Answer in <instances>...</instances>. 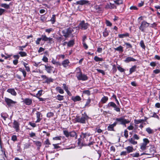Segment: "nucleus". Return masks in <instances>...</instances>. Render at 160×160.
Wrapping results in <instances>:
<instances>
[{"instance_id": "nucleus-36", "label": "nucleus", "mask_w": 160, "mask_h": 160, "mask_svg": "<svg viewBox=\"0 0 160 160\" xmlns=\"http://www.w3.org/2000/svg\"><path fill=\"white\" fill-rule=\"evenodd\" d=\"M146 131L149 134H152L154 133V131L150 127H148L146 129Z\"/></svg>"}, {"instance_id": "nucleus-45", "label": "nucleus", "mask_w": 160, "mask_h": 160, "mask_svg": "<svg viewBox=\"0 0 160 160\" xmlns=\"http://www.w3.org/2000/svg\"><path fill=\"white\" fill-rule=\"evenodd\" d=\"M63 134L67 138H68L69 136L70 132H69L67 130L63 131Z\"/></svg>"}, {"instance_id": "nucleus-7", "label": "nucleus", "mask_w": 160, "mask_h": 160, "mask_svg": "<svg viewBox=\"0 0 160 160\" xmlns=\"http://www.w3.org/2000/svg\"><path fill=\"white\" fill-rule=\"evenodd\" d=\"M149 25L150 24L149 23L144 20L141 22V25L139 27V28L142 32H144L145 29L148 27Z\"/></svg>"}, {"instance_id": "nucleus-37", "label": "nucleus", "mask_w": 160, "mask_h": 160, "mask_svg": "<svg viewBox=\"0 0 160 160\" xmlns=\"http://www.w3.org/2000/svg\"><path fill=\"white\" fill-rule=\"evenodd\" d=\"M56 98L57 99L61 101L64 99V96L58 94Z\"/></svg>"}, {"instance_id": "nucleus-53", "label": "nucleus", "mask_w": 160, "mask_h": 160, "mask_svg": "<svg viewBox=\"0 0 160 160\" xmlns=\"http://www.w3.org/2000/svg\"><path fill=\"white\" fill-rule=\"evenodd\" d=\"M83 93L89 96L90 95V92L89 90H86L83 91Z\"/></svg>"}, {"instance_id": "nucleus-46", "label": "nucleus", "mask_w": 160, "mask_h": 160, "mask_svg": "<svg viewBox=\"0 0 160 160\" xmlns=\"http://www.w3.org/2000/svg\"><path fill=\"white\" fill-rule=\"evenodd\" d=\"M114 2L118 5L122 4L123 3L122 0H116L114 1Z\"/></svg>"}, {"instance_id": "nucleus-11", "label": "nucleus", "mask_w": 160, "mask_h": 160, "mask_svg": "<svg viewBox=\"0 0 160 160\" xmlns=\"http://www.w3.org/2000/svg\"><path fill=\"white\" fill-rule=\"evenodd\" d=\"M13 127L15 129L17 132H18L19 131V123L16 120H14L13 122Z\"/></svg>"}, {"instance_id": "nucleus-24", "label": "nucleus", "mask_w": 160, "mask_h": 160, "mask_svg": "<svg viewBox=\"0 0 160 160\" xmlns=\"http://www.w3.org/2000/svg\"><path fill=\"white\" fill-rule=\"evenodd\" d=\"M72 100L74 102L80 101L81 100V97L79 96H77L75 97H72Z\"/></svg>"}, {"instance_id": "nucleus-28", "label": "nucleus", "mask_w": 160, "mask_h": 160, "mask_svg": "<svg viewBox=\"0 0 160 160\" xmlns=\"http://www.w3.org/2000/svg\"><path fill=\"white\" fill-rule=\"evenodd\" d=\"M56 90L61 94H63L64 92L63 90L60 87H57L56 88Z\"/></svg>"}, {"instance_id": "nucleus-14", "label": "nucleus", "mask_w": 160, "mask_h": 160, "mask_svg": "<svg viewBox=\"0 0 160 160\" xmlns=\"http://www.w3.org/2000/svg\"><path fill=\"white\" fill-rule=\"evenodd\" d=\"M37 120L35 121L36 123L39 122L42 119V115L39 112H37L36 113Z\"/></svg>"}, {"instance_id": "nucleus-61", "label": "nucleus", "mask_w": 160, "mask_h": 160, "mask_svg": "<svg viewBox=\"0 0 160 160\" xmlns=\"http://www.w3.org/2000/svg\"><path fill=\"white\" fill-rule=\"evenodd\" d=\"M11 140L14 142L17 141V137L15 135H13L12 136Z\"/></svg>"}, {"instance_id": "nucleus-55", "label": "nucleus", "mask_w": 160, "mask_h": 160, "mask_svg": "<svg viewBox=\"0 0 160 160\" xmlns=\"http://www.w3.org/2000/svg\"><path fill=\"white\" fill-rule=\"evenodd\" d=\"M112 98L115 99V100L116 102V103L118 106L120 105L118 101V100L116 96L115 95H113L112 96Z\"/></svg>"}, {"instance_id": "nucleus-63", "label": "nucleus", "mask_w": 160, "mask_h": 160, "mask_svg": "<svg viewBox=\"0 0 160 160\" xmlns=\"http://www.w3.org/2000/svg\"><path fill=\"white\" fill-rule=\"evenodd\" d=\"M106 24L107 26L111 27L112 25V23L108 20H106Z\"/></svg>"}, {"instance_id": "nucleus-18", "label": "nucleus", "mask_w": 160, "mask_h": 160, "mask_svg": "<svg viewBox=\"0 0 160 160\" xmlns=\"http://www.w3.org/2000/svg\"><path fill=\"white\" fill-rule=\"evenodd\" d=\"M7 92L14 96H16L17 94L13 88H8L7 90Z\"/></svg>"}, {"instance_id": "nucleus-48", "label": "nucleus", "mask_w": 160, "mask_h": 160, "mask_svg": "<svg viewBox=\"0 0 160 160\" xmlns=\"http://www.w3.org/2000/svg\"><path fill=\"white\" fill-rule=\"evenodd\" d=\"M19 54L20 55V56L22 57H25L27 56V54L26 53L24 52H19Z\"/></svg>"}, {"instance_id": "nucleus-40", "label": "nucleus", "mask_w": 160, "mask_h": 160, "mask_svg": "<svg viewBox=\"0 0 160 160\" xmlns=\"http://www.w3.org/2000/svg\"><path fill=\"white\" fill-rule=\"evenodd\" d=\"M134 122L136 124H138L140 123H143V119H140L138 120L135 119Z\"/></svg>"}, {"instance_id": "nucleus-58", "label": "nucleus", "mask_w": 160, "mask_h": 160, "mask_svg": "<svg viewBox=\"0 0 160 160\" xmlns=\"http://www.w3.org/2000/svg\"><path fill=\"white\" fill-rule=\"evenodd\" d=\"M131 155L133 157H138L139 156V153L138 152L132 154H131Z\"/></svg>"}, {"instance_id": "nucleus-12", "label": "nucleus", "mask_w": 160, "mask_h": 160, "mask_svg": "<svg viewBox=\"0 0 160 160\" xmlns=\"http://www.w3.org/2000/svg\"><path fill=\"white\" fill-rule=\"evenodd\" d=\"M41 77L43 79H46L45 82L47 83H49L50 82H53V79L51 78H48L45 75H42Z\"/></svg>"}, {"instance_id": "nucleus-64", "label": "nucleus", "mask_w": 160, "mask_h": 160, "mask_svg": "<svg viewBox=\"0 0 160 160\" xmlns=\"http://www.w3.org/2000/svg\"><path fill=\"white\" fill-rule=\"evenodd\" d=\"M96 70L98 72L102 73L103 75L105 74V72L103 70L96 69Z\"/></svg>"}, {"instance_id": "nucleus-19", "label": "nucleus", "mask_w": 160, "mask_h": 160, "mask_svg": "<svg viewBox=\"0 0 160 160\" xmlns=\"http://www.w3.org/2000/svg\"><path fill=\"white\" fill-rule=\"evenodd\" d=\"M116 126V125L114 122L112 124H110L108 127V130L110 131H115L114 127Z\"/></svg>"}, {"instance_id": "nucleus-5", "label": "nucleus", "mask_w": 160, "mask_h": 160, "mask_svg": "<svg viewBox=\"0 0 160 160\" xmlns=\"http://www.w3.org/2000/svg\"><path fill=\"white\" fill-rule=\"evenodd\" d=\"M73 30L72 28H65L62 31V33L63 36L65 38H68L69 37L72 32Z\"/></svg>"}, {"instance_id": "nucleus-26", "label": "nucleus", "mask_w": 160, "mask_h": 160, "mask_svg": "<svg viewBox=\"0 0 160 160\" xmlns=\"http://www.w3.org/2000/svg\"><path fill=\"white\" fill-rule=\"evenodd\" d=\"M108 98L107 97L104 96L102 98L101 101L103 103H105L108 101Z\"/></svg>"}, {"instance_id": "nucleus-56", "label": "nucleus", "mask_w": 160, "mask_h": 160, "mask_svg": "<svg viewBox=\"0 0 160 160\" xmlns=\"http://www.w3.org/2000/svg\"><path fill=\"white\" fill-rule=\"evenodd\" d=\"M146 145L145 144L142 143L141 145L140 148L142 150H145L146 148Z\"/></svg>"}, {"instance_id": "nucleus-25", "label": "nucleus", "mask_w": 160, "mask_h": 160, "mask_svg": "<svg viewBox=\"0 0 160 160\" xmlns=\"http://www.w3.org/2000/svg\"><path fill=\"white\" fill-rule=\"evenodd\" d=\"M125 149L127 150L128 153L132 152L133 150L132 147L129 146L125 148Z\"/></svg>"}, {"instance_id": "nucleus-42", "label": "nucleus", "mask_w": 160, "mask_h": 160, "mask_svg": "<svg viewBox=\"0 0 160 160\" xmlns=\"http://www.w3.org/2000/svg\"><path fill=\"white\" fill-rule=\"evenodd\" d=\"M56 15H53L51 18L50 19V21L52 22V23L53 24L55 22Z\"/></svg>"}, {"instance_id": "nucleus-34", "label": "nucleus", "mask_w": 160, "mask_h": 160, "mask_svg": "<svg viewBox=\"0 0 160 160\" xmlns=\"http://www.w3.org/2000/svg\"><path fill=\"white\" fill-rule=\"evenodd\" d=\"M128 141L131 144L133 145H135L137 144V141H135L132 138H129L128 139Z\"/></svg>"}, {"instance_id": "nucleus-22", "label": "nucleus", "mask_w": 160, "mask_h": 160, "mask_svg": "<svg viewBox=\"0 0 160 160\" xmlns=\"http://www.w3.org/2000/svg\"><path fill=\"white\" fill-rule=\"evenodd\" d=\"M129 34L127 32L122 34H119L118 35V37L120 38H123L126 37H129Z\"/></svg>"}, {"instance_id": "nucleus-38", "label": "nucleus", "mask_w": 160, "mask_h": 160, "mask_svg": "<svg viewBox=\"0 0 160 160\" xmlns=\"http://www.w3.org/2000/svg\"><path fill=\"white\" fill-rule=\"evenodd\" d=\"M19 70L22 72L24 77L25 78L26 77L27 73L26 71L24 70V69L20 68L19 69Z\"/></svg>"}, {"instance_id": "nucleus-52", "label": "nucleus", "mask_w": 160, "mask_h": 160, "mask_svg": "<svg viewBox=\"0 0 160 160\" xmlns=\"http://www.w3.org/2000/svg\"><path fill=\"white\" fill-rule=\"evenodd\" d=\"M117 68L118 70L121 72H123L125 71V70L124 69L120 67L119 65L117 67Z\"/></svg>"}, {"instance_id": "nucleus-3", "label": "nucleus", "mask_w": 160, "mask_h": 160, "mask_svg": "<svg viewBox=\"0 0 160 160\" xmlns=\"http://www.w3.org/2000/svg\"><path fill=\"white\" fill-rule=\"evenodd\" d=\"M130 122V121L125 119L124 117H122L115 119V121L114 123L116 126L117 124L125 125L126 124L129 123Z\"/></svg>"}, {"instance_id": "nucleus-50", "label": "nucleus", "mask_w": 160, "mask_h": 160, "mask_svg": "<svg viewBox=\"0 0 160 160\" xmlns=\"http://www.w3.org/2000/svg\"><path fill=\"white\" fill-rule=\"evenodd\" d=\"M54 115V114L53 112H48L47 115V116L48 118H50L52 117Z\"/></svg>"}, {"instance_id": "nucleus-39", "label": "nucleus", "mask_w": 160, "mask_h": 160, "mask_svg": "<svg viewBox=\"0 0 160 160\" xmlns=\"http://www.w3.org/2000/svg\"><path fill=\"white\" fill-rule=\"evenodd\" d=\"M94 59L96 62L98 61H103V59L102 58H99L97 56H95L94 58Z\"/></svg>"}, {"instance_id": "nucleus-60", "label": "nucleus", "mask_w": 160, "mask_h": 160, "mask_svg": "<svg viewBox=\"0 0 160 160\" xmlns=\"http://www.w3.org/2000/svg\"><path fill=\"white\" fill-rule=\"evenodd\" d=\"M125 44L127 46V48H132V45L129 43L128 42H125Z\"/></svg>"}, {"instance_id": "nucleus-29", "label": "nucleus", "mask_w": 160, "mask_h": 160, "mask_svg": "<svg viewBox=\"0 0 160 160\" xmlns=\"http://www.w3.org/2000/svg\"><path fill=\"white\" fill-rule=\"evenodd\" d=\"M1 117L4 119V120H6V118L8 117V115L6 113L2 112L1 113Z\"/></svg>"}, {"instance_id": "nucleus-4", "label": "nucleus", "mask_w": 160, "mask_h": 160, "mask_svg": "<svg viewBox=\"0 0 160 160\" xmlns=\"http://www.w3.org/2000/svg\"><path fill=\"white\" fill-rule=\"evenodd\" d=\"M76 73V76L78 80L86 81L88 79V78L86 75L82 74L81 69L79 68Z\"/></svg>"}, {"instance_id": "nucleus-54", "label": "nucleus", "mask_w": 160, "mask_h": 160, "mask_svg": "<svg viewBox=\"0 0 160 160\" xmlns=\"http://www.w3.org/2000/svg\"><path fill=\"white\" fill-rule=\"evenodd\" d=\"M59 144H53L52 145L54 146V149H59L60 148V147L59 146Z\"/></svg>"}, {"instance_id": "nucleus-16", "label": "nucleus", "mask_w": 160, "mask_h": 160, "mask_svg": "<svg viewBox=\"0 0 160 160\" xmlns=\"http://www.w3.org/2000/svg\"><path fill=\"white\" fill-rule=\"evenodd\" d=\"M89 1L87 0H81L80 1H77L76 2V4L77 5H83L84 4H89ZM90 4V3H89Z\"/></svg>"}, {"instance_id": "nucleus-31", "label": "nucleus", "mask_w": 160, "mask_h": 160, "mask_svg": "<svg viewBox=\"0 0 160 160\" xmlns=\"http://www.w3.org/2000/svg\"><path fill=\"white\" fill-rule=\"evenodd\" d=\"M114 49L116 51H119L121 52H122L123 51V47L121 46H119V47H118L116 48H115Z\"/></svg>"}, {"instance_id": "nucleus-2", "label": "nucleus", "mask_w": 160, "mask_h": 160, "mask_svg": "<svg viewBox=\"0 0 160 160\" xmlns=\"http://www.w3.org/2000/svg\"><path fill=\"white\" fill-rule=\"evenodd\" d=\"M88 116L87 115L86 112L82 113L81 116H77L75 118V120L76 122L82 124L86 123V121L89 119Z\"/></svg>"}, {"instance_id": "nucleus-47", "label": "nucleus", "mask_w": 160, "mask_h": 160, "mask_svg": "<svg viewBox=\"0 0 160 160\" xmlns=\"http://www.w3.org/2000/svg\"><path fill=\"white\" fill-rule=\"evenodd\" d=\"M140 46L144 49H145L146 46L144 45V42L143 40L141 41L140 43Z\"/></svg>"}, {"instance_id": "nucleus-27", "label": "nucleus", "mask_w": 160, "mask_h": 160, "mask_svg": "<svg viewBox=\"0 0 160 160\" xmlns=\"http://www.w3.org/2000/svg\"><path fill=\"white\" fill-rule=\"evenodd\" d=\"M136 68L137 66L136 65H134L129 70L130 74H131L133 72H135L136 71Z\"/></svg>"}, {"instance_id": "nucleus-9", "label": "nucleus", "mask_w": 160, "mask_h": 160, "mask_svg": "<svg viewBox=\"0 0 160 160\" xmlns=\"http://www.w3.org/2000/svg\"><path fill=\"white\" fill-rule=\"evenodd\" d=\"M156 152L155 148L154 147H151L149 149V152L147 153H143L142 155L145 154L151 155V157H149L148 158H151L154 157V154Z\"/></svg>"}, {"instance_id": "nucleus-23", "label": "nucleus", "mask_w": 160, "mask_h": 160, "mask_svg": "<svg viewBox=\"0 0 160 160\" xmlns=\"http://www.w3.org/2000/svg\"><path fill=\"white\" fill-rule=\"evenodd\" d=\"M69 136L72 137H75L76 139L77 138V135L76 132L72 131L70 132Z\"/></svg>"}, {"instance_id": "nucleus-35", "label": "nucleus", "mask_w": 160, "mask_h": 160, "mask_svg": "<svg viewBox=\"0 0 160 160\" xmlns=\"http://www.w3.org/2000/svg\"><path fill=\"white\" fill-rule=\"evenodd\" d=\"M44 35H42L40 38H37V40L36 41V43L38 45L40 44V42L42 40L43 37L44 36Z\"/></svg>"}, {"instance_id": "nucleus-13", "label": "nucleus", "mask_w": 160, "mask_h": 160, "mask_svg": "<svg viewBox=\"0 0 160 160\" xmlns=\"http://www.w3.org/2000/svg\"><path fill=\"white\" fill-rule=\"evenodd\" d=\"M42 41L45 42H47L48 41V43L51 44L54 42L53 40V39L52 38H48L45 35H44V36L43 37Z\"/></svg>"}, {"instance_id": "nucleus-6", "label": "nucleus", "mask_w": 160, "mask_h": 160, "mask_svg": "<svg viewBox=\"0 0 160 160\" xmlns=\"http://www.w3.org/2000/svg\"><path fill=\"white\" fill-rule=\"evenodd\" d=\"M106 108L108 109H111V108H114V110L117 112H120V108L118 107V106L114 102H109L106 106Z\"/></svg>"}, {"instance_id": "nucleus-43", "label": "nucleus", "mask_w": 160, "mask_h": 160, "mask_svg": "<svg viewBox=\"0 0 160 160\" xmlns=\"http://www.w3.org/2000/svg\"><path fill=\"white\" fill-rule=\"evenodd\" d=\"M109 35V32L108 31L107 29H104V31L103 32V36L104 37H106Z\"/></svg>"}, {"instance_id": "nucleus-20", "label": "nucleus", "mask_w": 160, "mask_h": 160, "mask_svg": "<svg viewBox=\"0 0 160 160\" xmlns=\"http://www.w3.org/2000/svg\"><path fill=\"white\" fill-rule=\"evenodd\" d=\"M69 63L70 62L69 60L67 59L64 60L62 62L61 65H62L64 67L66 68L68 66Z\"/></svg>"}, {"instance_id": "nucleus-62", "label": "nucleus", "mask_w": 160, "mask_h": 160, "mask_svg": "<svg viewBox=\"0 0 160 160\" xmlns=\"http://www.w3.org/2000/svg\"><path fill=\"white\" fill-rule=\"evenodd\" d=\"M112 71L113 72H116L117 71V68H116V66L115 64H114L112 65Z\"/></svg>"}, {"instance_id": "nucleus-21", "label": "nucleus", "mask_w": 160, "mask_h": 160, "mask_svg": "<svg viewBox=\"0 0 160 160\" xmlns=\"http://www.w3.org/2000/svg\"><path fill=\"white\" fill-rule=\"evenodd\" d=\"M136 61V59L131 57H128L126 58L124 60V61L126 63L128 62L131 61L135 62Z\"/></svg>"}, {"instance_id": "nucleus-51", "label": "nucleus", "mask_w": 160, "mask_h": 160, "mask_svg": "<svg viewBox=\"0 0 160 160\" xmlns=\"http://www.w3.org/2000/svg\"><path fill=\"white\" fill-rule=\"evenodd\" d=\"M31 144L29 143H26L24 144V149H27L29 148Z\"/></svg>"}, {"instance_id": "nucleus-44", "label": "nucleus", "mask_w": 160, "mask_h": 160, "mask_svg": "<svg viewBox=\"0 0 160 160\" xmlns=\"http://www.w3.org/2000/svg\"><path fill=\"white\" fill-rule=\"evenodd\" d=\"M52 63L54 64H56L57 66H61V64L59 62H56L54 60H53L52 61Z\"/></svg>"}, {"instance_id": "nucleus-41", "label": "nucleus", "mask_w": 160, "mask_h": 160, "mask_svg": "<svg viewBox=\"0 0 160 160\" xmlns=\"http://www.w3.org/2000/svg\"><path fill=\"white\" fill-rule=\"evenodd\" d=\"M91 100L89 98L87 99L86 103L85 105L84 108L89 107L90 106V104L91 102Z\"/></svg>"}, {"instance_id": "nucleus-15", "label": "nucleus", "mask_w": 160, "mask_h": 160, "mask_svg": "<svg viewBox=\"0 0 160 160\" xmlns=\"http://www.w3.org/2000/svg\"><path fill=\"white\" fill-rule=\"evenodd\" d=\"M22 99L23 100L22 102L27 105H30L32 103V99L26 98L24 99L22 98Z\"/></svg>"}, {"instance_id": "nucleus-1", "label": "nucleus", "mask_w": 160, "mask_h": 160, "mask_svg": "<svg viewBox=\"0 0 160 160\" xmlns=\"http://www.w3.org/2000/svg\"><path fill=\"white\" fill-rule=\"evenodd\" d=\"M90 134L89 133H81L80 135L81 138H78V145L82 146H89L93 145L95 142L93 141H90L89 136Z\"/></svg>"}, {"instance_id": "nucleus-17", "label": "nucleus", "mask_w": 160, "mask_h": 160, "mask_svg": "<svg viewBox=\"0 0 160 160\" xmlns=\"http://www.w3.org/2000/svg\"><path fill=\"white\" fill-rule=\"evenodd\" d=\"M44 66L45 67V70L48 73H51L52 72V68L53 67L51 66H48L46 65H45Z\"/></svg>"}, {"instance_id": "nucleus-8", "label": "nucleus", "mask_w": 160, "mask_h": 160, "mask_svg": "<svg viewBox=\"0 0 160 160\" xmlns=\"http://www.w3.org/2000/svg\"><path fill=\"white\" fill-rule=\"evenodd\" d=\"M4 99L8 107L13 106L16 103V102L8 98L5 97Z\"/></svg>"}, {"instance_id": "nucleus-57", "label": "nucleus", "mask_w": 160, "mask_h": 160, "mask_svg": "<svg viewBox=\"0 0 160 160\" xmlns=\"http://www.w3.org/2000/svg\"><path fill=\"white\" fill-rule=\"evenodd\" d=\"M124 135L126 138H127L128 137V132L127 130H124Z\"/></svg>"}, {"instance_id": "nucleus-10", "label": "nucleus", "mask_w": 160, "mask_h": 160, "mask_svg": "<svg viewBox=\"0 0 160 160\" xmlns=\"http://www.w3.org/2000/svg\"><path fill=\"white\" fill-rule=\"evenodd\" d=\"M89 25L88 23H85L84 21H82L79 24V27L81 29L85 30L87 29Z\"/></svg>"}, {"instance_id": "nucleus-59", "label": "nucleus", "mask_w": 160, "mask_h": 160, "mask_svg": "<svg viewBox=\"0 0 160 160\" xmlns=\"http://www.w3.org/2000/svg\"><path fill=\"white\" fill-rule=\"evenodd\" d=\"M143 143L144 144H146V145H147L148 143H149V140L147 138H144L143 139Z\"/></svg>"}, {"instance_id": "nucleus-30", "label": "nucleus", "mask_w": 160, "mask_h": 160, "mask_svg": "<svg viewBox=\"0 0 160 160\" xmlns=\"http://www.w3.org/2000/svg\"><path fill=\"white\" fill-rule=\"evenodd\" d=\"M74 44V40H70L67 43V46L68 47H71L73 46Z\"/></svg>"}, {"instance_id": "nucleus-49", "label": "nucleus", "mask_w": 160, "mask_h": 160, "mask_svg": "<svg viewBox=\"0 0 160 160\" xmlns=\"http://www.w3.org/2000/svg\"><path fill=\"white\" fill-rule=\"evenodd\" d=\"M42 90H40L38 92V93L36 94V97L37 98H38L41 96L42 94Z\"/></svg>"}, {"instance_id": "nucleus-32", "label": "nucleus", "mask_w": 160, "mask_h": 160, "mask_svg": "<svg viewBox=\"0 0 160 160\" xmlns=\"http://www.w3.org/2000/svg\"><path fill=\"white\" fill-rule=\"evenodd\" d=\"M1 6L6 9H8L10 8L9 4H7L6 3H1Z\"/></svg>"}, {"instance_id": "nucleus-33", "label": "nucleus", "mask_w": 160, "mask_h": 160, "mask_svg": "<svg viewBox=\"0 0 160 160\" xmlns=\"http://www.w3.org/2000/svg\"><path fill=\"white\" fill-rule=\"evenodd\" d=\"M33 142L35 143V144L38 147V149H39L40 148V147L42 146L41 142L38 141H33Z\"/></svg>"}]
</instances>
